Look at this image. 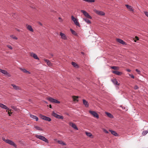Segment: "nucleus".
Listing matches in <instances>:
<instances>
[{"label":"nucleus","instance_id":"nucleus-54","mask_svg":"<svg viewBox=\"0 0 148 148\" xmlns=\"http://www.w3.org/2000/svg\"><path fill=\"white\" fill-rule=\"evenodd\" d=\"M58 18H59V19H61V18L60 17H59Z\"/></svg>","mask_w":148,"mask_h":148},{"label":"nucleus","instance_id":"nucleus-33","mask_svg":"<svg viewBox=\"0 0 148 148\" xmlns=\"http://www.w3.org/2000/svg\"><path fill=\"white\" fill-rule=\"evenodd\" d=\"M73 98L74 101H78V100L77 99L78 98V97L73 96Z\"/></svg>","mask_w":148,"mask_h":148},{"label":"nucleus","instance_id":"nucleus-11","mask_svg":"<svg viewBox=\"0 0 148 148\" xmlns=\"http://www.w3.org/2000/svg\"><path fill=\"white\" fill-rule=\"evenodd\" d=\"M60 35L61 36V38L62 39L64 40L67 39L66 36L64 34L61 32L60 33Z\"/></svg>","mask_w":148,"mask_h":148},{"label":"nucleus","instance_id":"nucleus-32","mask_svg":"<svg viewBox=\"0 0 148 148\" xmlns=\"http://www.w3.org/2000/svg\"><path fill=\"white\" fill-rule=\"evenodd\" d=\"M70 31H71V33L73 35H76L77 34L76 32L72 29H71Z\"/></svg>","mask_w":148,"mask_h":148},{"label":"nucleus","instance_id":"nucleus-17","mask_svg":"<svg viewBox=\"0 0 148 148\" xmlns=\"http://www.w3.org/2000/svg\"><path fill=\"white\" fill-rule=\"evenodd\" d=\"M112 72L114 73L115 74L117 75H120L122 74V73L121 72H119V71H112Z\"/></svg>","mask_w":148,"mask_h":148},{"label":"nucleus","instance_id":"nucleus-28","mask_svg":"<svg viewBox=\"0 0 148 148\" xmlns=\"http://www.w3.org/2000/svg\"><path fill=\"white\" fill-rule=\"evenodd\" d=\"M72 64L75 68H77L78 67L77 64L75 63L74 62H72Z\"/></svg>","mask_w":148,"mask_h":148},{"label":"nucleus","instance_id":"nucleus-1","mask_svg":"<svg viewBox=\"0 0 148 148\" xmlns=\"http://www.w3.org/2000/svg\"><path fill=\"white\" fill-rule=\"evenodd\" d=\"M2 139L3 141H5L7 143L9 144L10 145L13 146L15 148L16 147V145L14 143V142L12 141L9 139H5L4 138H2Z\"/></svg>","mask_w":148,"mask_h":148},{"label":"nucleus","instance_id":"nucleus-4","mask_svg":"<svg viewBox=\"0 0 148 148\" xmlns=\"http://www.w3.org/2000/svg\"><path fill=\"white\" fill-rule=\"evenodd\" d=\"M71 18L72 20L74 22V24L80 27V25L79 23L78 22L77 20L73 16H71Z\"/></svg>","mask_w":148,"mask_h":148},{"label":"nucleus","instance_id":"nucleus-26","mask_svg":"<svg viewBox=\"0 0 148 148\" xmlns=\"http://www.w3.org/2000/svg\"><path fill=\"white\" fill-rule=\"evenodd\" d=\"M125 6L127 8L129 9L130 10L132 11H134V10L132 8L131 6L130 5H128L126 4L125 5Z\"/></svg>","mask_w":148,"mask_h":148},{"label":"nucleus","instance_id":"nucleus-40","mask_svg":"<svg viewBox=\"0 0 148 148\" xmlns=\"http://www.w3.org/2000/svg\"><path fill=\"white\" fill-rule=\"evenodd\" d=\"M144 13L145 14V15L148 17V12H145Z\"/></svg>","mask_w":148,"mask_h":148},{"label":"nucleus","instance_id":"nucleus-30","mask_svg":"<svg viewBox=\"0 0 148 148\" xmlns=\"http://www.w3.org/2000/svg\"><path fill=\"white\" fill-rule=\"evenodd\" d=\"M34 127L37 130L42 131V129L39 126H36Z\"/></svg>","mask_w":148,"mask_h":148},{"label":"nucleus","instance_id":"nucleus-24","mask_svg":"<svg viewBox=\"0 0 148 148\" xmlns=\"http://www.w3.org/2000/svg\"><path fill=\"white\" fill-rule=\"evenodd\" d=\"M105 113L109 117L111 118H112L113 117V115L110 113L107 112H106Z\"/></svg>","mask_w":148,"mask_h":148},{"label":"nucleus","instance_id":"nucleus-49","mask_svg":"<svg viewBox=\"0 0 148 148\" xmlns=\"http://www.w3.org/2000/svg\"><path fill=\"white\" fill-rule=\"evenodd\" d=\"M11 107L12 108L14 109H15V108L14 107V106H12Z\"/></svg>","mask_w":148,"mask_h":148},{"label":"nucleus","instance_id":"nucleus-22","mask_svg":"<svg viewBox=\"0 0 148 148\" xmlns=\"http://www.w3.org/2000/svg\"><path fill=\"white\" fill-rule=\"evenodd\" d=\"M109 131L114 136H117L118 134L115 131L111 130H109Z\"/></svg>","mask_w":148,"mask_h":148},{"label":"nucleus","instance_id":"nucleus-10","mask_svg":"<svg viewBox=\"0 0 148 148\" xmlns=\"http://www.w3.org/2000/svg\"><path fill=\"white\" fill-rule=\"evenodd\" d=\"M69 125L76 130H78V129L76 125L74 123L72 122H69Z\"/></svg>","mask_w":148,"mask_h":148},{"label":"nucleus","instance_id":"nucleus-45","mask_svg":"<svg viewBox=\"0 0 148 148\" xmlns=\"http://www.w3.org/2000/svg\"><path fill=\"white\" fill-rule=\"evenodd\" d=\"M8 114H9V115H10V114H12V113L10 112H9V111H8Z\"/></svg>","mask_w":148,"mask_h":148},{"label":"nucleus","instance_id":"nucleus-27","mask_svg":"<svg viewBox=\"0 0 148 148\" xmlns=\"http://www.w3.org/2000/svg\"><path fill=\"white\" fill-rule=\"evenodd\" d=\"M83 20L88 24H90L91 23V21L87 18H83Z\"/></svg>","mask_w":148,"mask_h":148},{"label":"nucleus","instance_id":"nucleus-35","mask_svg":"<svg viewBox=\"0 0 148 148\" xmlns=\"http://www.w3.org/2000/svg\"><path fill=\"white\" fill-rule=\"evenodd\" d=\"M88 2L92 3L95 2V0H83Z\"/></svg>","mask_w":148,"mask_h":148},{"label":"nucleus","instance_id":"nucleus-34","mask_svg":"<svg viewBox=\"0 0 148 148\" xmlns=\"http://www.w3.org/2000/svg\"><path fill=\"white\" fill-rule=\"evenodd\" d=\"M86 134L87 136L90 137L92 136V134L90 132H86Z\"/></svg>","mask_w":148,"mask_h":148},{"label":"nucleus","instance_id":"nucleus-31","mask_svg":"<svg viewBox=\"0 0 148 148\" xmlns=\"http://www.w3.org/2000/svg\"><path fill=\"white\" fill-rule=\"evenodd\" d=\"M110 68L114 70H119V68L118 67L116 66H111L110 67Z\"/></svg>","mask_w":148,"mask_h":148},{"label":"nucleus","instance_id":"nucleus-14","mask_svg":"<svg viewBox=\"0 0 148 148\" xmlns=\"http://www.w3.org/2000/svg\"><path fill=\"white\" fill-rule=\"evenodd\" d=\"M83 103L86 107H89V104L87 101L85 99H83Z\"/></svg>","mask_w":148,"mask_h":148},{"label":"nucleus","instance_id":"nucleus-5","mask_svg":"<svg viewBox=\"0 0 148 148\" xmlns=\"http://www.w3.org/2000/svg\"><path fill=\"white\" fill-rule=\"evenodd\" d=\"M40 116L41 118L44 120L48 121H50L51 120V119L49 117L42 115L41 114H40Z\"/></svg>","mask_w":148,"mask_h":148},{"label":"nucleus","instance_id":"nucleus-43","mask_svg":"<svg viewBox=\"0 0 148 148\" xmlns=\"http://www.w3.org/2000/svg\"><path fill=\"white\" fill-rule=\"evenodd\" d=\"M135 38L137 40H139V38L137 36H136Z\"/></svg>","mask_w":148,"mask_h":148},{"label":"nucleus","instance_id":"nucleus-48","mask_svg":"<svg viewBox=\"0 0 148 148\" xmlns=\"http://www.w3.org/2000/svg\"><path fill=\"white\" fill-rule=\"evenodd\" d=\"M127 71L128 72H130L131 71V70L130 69H127Z\"/></svg>","mask_w":148,"mask_h":148},{"label":"nucleus","instance_id":"nucleus-39","mask_svg":"<svg viewBox=\"0 0 148 148\" xmlns=\"http://www.w3.org/2000/svg\"><path fill=\"white\" fill-rule=\"evenodd\" d=\"M103 131L104 132H105V133H107V134L108 133V132L105 129H104L103 130Z\"/></svg>","mask_w":148,"mask_h":148},{"label":"nucleus","instance_id":"nucleus-25","mask_svg":"<svg viewBox=\"0 0 148 148\" xmlns=\"http://www.w3.org/2000/svg\"><path fill=\"white\" fill-rule=\"evenodd\" d=\"M11 85L16 90H19L20 89L18 86H16L15 84H12Z\"/></svg>","mask_w":148,"mask_h":148},{"label":"nucleus","instance_id":"nucleus-9","mask_svg":"<svg viewBox=\"0 0 148 148\" xmlns=\"http://www.w3.org/2000/svg\"><path fill=\"white\" fill-rule=\"evenodd\" d=\"M52 115L58 119H64V117L63 116L59 115L55 113L54 112H53L52 113Z\"/></svg>","mask_w":148,"mask_h":148},{"label":"nucleus","instance_id":"nucleus-12","mask_svg":"<svg viewBox=\"0 0 148 148\" xmlns=\"http://www.w3.org/2000/svg\"><path fill=\"white\" fill-rule=\"evenodd\" d=\"M30 56H31L33 57L35 59L38 60H39V58L38 57L37 55L34 53H31L30 54Z\"/></svg>","mask_w":148,"mask_h":148},{"label":"nucleus","instance_id":"nucleus-44","mask_svg":"<svg viewBox=\"0 0 148 148\" xmlns=\"http://www.w3.org/2000/svg\"><path fill=\"white\" fill-rule=\"evenodd\" d=\"M131 78H134V76L132 75L131 76Z\"/></svg>","mask_w":148,"mask_h":148},{"label":"nucleus","instance_id":"nucleus-46","mask_svg":"<svg viewBox=\"0 0 148 148\" xmlns=\"http://www.w3.org/2000/svg\"><path fill=\"white\" fill-rule=\"evenodd\" d=\"M15 14H13V15H12V16H13L14 17V18H16V17H15Z\"/></svg>","mask_w":148,"mask_h":148},{"label":"nucleus","instance_id":"nucleus-41","mask_svg":"<svg viewBox=\"0 0 148 148\" xmlns=\"http://www.w3.org/2000/svg\"><path fill=\"white\" fill-rule=\"evenodd\" d=\"M8 47L11 49H12V48L11 46L10 45H8Z\"/></svg>","mask_w":148,"mask_h":148},{"label":"nucleus","instance_id":"nucleus-38","mask_svg":"<svg viewBox=\"0 0 148 148\" xmlns=\"http://www.w3.org/2000/svg\"><path fill=\"white\" fill-rule=\"evenodd\" d=\"M134 88L135 89L137 90L138 88V87L137 85H135L134 87Z\"/></svg>","mask_w":148,"mask_h":148},{"label":"nucleus","instance_id":"nucleus-42","mask_svg":"<svg viewBox=\"0 0 148 148\" xmlns=\"http://www.w3.org/2000/svg\"><path fill=\"white\" fill-rule=\"evenodd\" d=\"M136 71L138 73H139L140 72V71L139 70H138V69H136Z\"/></svg>","mask_w":148,"mask_h":148},{"label":"nucleus","instance_id":"nucleus-37","mask_svg":"<svg viewBox=\"0 0 148 148\" xmlns=\"http://www.w3.org/2000/svg\"><path fill=\"white\" fill-rule=\"evenodd\" d=\"M148 133V131L147 130H146L145 131H143L142 133V134L143 135H145L146 134H147Z\"/></svg>","mask_w":148,"mask_h":148},{"label":"nucleus","instance_id":"nucleus-18","mask_svg":"<svg viewBox=\"0 0 148 148\" xmlns=\"http://www.w3.org/2000/svg\"><path fill=\"white\" fill-rule=\"evenodd\" d=\"M30 117L32 118L33 119H35L36 120V121H38V117H37L36 116L33 115L31 114H30Z\"/></svg>","mask_w":148,"mask_h":148},{"label":"nucleus","instance_id":"nucleus-19","mask_svg":"<svg viewBox=\"0 0 148 148\" xmlns=\"http://www.w3.org/2000/svg\"><path fill=\"white\" fill-rule=\"evenodd\" d=\"M117 41L120 43L124 45L125 44V43L122 40L120 39H116Z\"/></svg>","mask_w":148,"mask_h":148},{"label":"nucleus","instance_id":"nucleus-8","mask_svg":"<svg viewBox=\"0 0 148 148\" xmlns=\"http://www.w3.org/2000/svg\"><path fill=\"white\" fill-rule=\"evenodd\" d=\"M0 72L1 73L5 75L8 77H9L11 76L10 74L8 73L7 71L0 69Z\"/></svg>","mask_w":148,"mask_h":148},{"label":"nucleus","instance_id":"nucleus-55","mask_svg":"<svg viewBox=\"0 0 148 148\" xmlns=\"http://www.w3.org/2000/svg\"><path fill=\"white\" fill-rule=\"evenodd\" d=\"M81 53L82 54H83V52H81Z\"/></svg>","mask_w":148,"mask_h":148},{"label":"nucleus","instance_id":"nucleus-2","mask_svg":"<svg viewBox=\"0 0 148 148\" xmlns=\"http://www.w3.org/2000/svg\"><path fill=\"white\" fill-rule=\"evenodd\" d=\"M35 137L36 138L42 140L46 143H48V140L45 137L41 135H36L35 136Z\"/></svg>","mask_w":148,"mask_h":148},{"label":"nucleus","instance_id":"nucleus-20","mask_svg":"<svg viewBox=\"0 0 148 148\" xmlns=\"http://www.w3.org/2000/svg\"><path fill=\"white\" fill-rule=\"evenodd\" d=\"M112 81L114 84L117 85H119V84L118 83L116 79H112Z\"/></svg>","mask_w":148,"mask_h":148},{"label":"nucleus","instance_id":"nucleus-53","mask_svg":"<svg viewBox=\"0 0 148 148\" xmlns=\"http://www.w3.org/2000/svg\"><path fill=\"white\" fill-rule=\"evenodd\" d=\"M134 41L135 42H136V40H134Z\"/></svg>","mask_w":148,"mask_h":148},{"label":"nucleus","instance_id":"nucleus-15","mask_svg":"<svg viewBox=\"0 0 148 148\" xmlns=\"http://www.w3.org/2000/svg\"><path fill=\"white\" fill-rule=\"evenodd\" d=\"M44 60L45 62L47 63V65L48 66H51L52 65V63L49 60L45 59H44Z\"/></svg>","mask_w":148,"mask_h":148},{"label":"nucleus","instance_id":"nucleus-6","mask_svg":"<svg viewBox=\"0 0 148 148\" xmlns=\"http://www.w3.org/2000/svg\"><path fill=\"white\" fill-rule=\"evenodd\" d=\"M81 11L86 18L90 19H92L91 16L86 12L83 10H81Z\"/></svg>","mask_w":148,"mask_h":148},{"label":"nucleus","instance_id":"nucleus-3","mask_svg":"<svg viewBox=\"0 0 148 148\" xmlns=\"http://www.w3.org/2000/svg\"><path fill=\"white\" fill-rule=\"evenodd\" d=\"M47 99L49 100L50 102L52 103H60V102L59 101L51 97L47 98Z\"/></svg>","mask_w":148,"mask_h":148},{"label":"nucleus","instance_id":"nucleus-47","mask_svg":"<svg viewBox=\"0 0 148 148\" xmlns=\"http://www.w3.org/2000/svg\"><path fill=\"white\" fill-rule=\"evenodd\" d=\"M38 23L41 26H42V24L40 22H38Z\"/></svg>","mask_w":148,"mask_h":148},{"label":"nucleus","instance_id":"nucleus-36","mask_svg":"<svg viewBox=\"0 0 148 148\" xmlns=\"http://www.w3.org/2000/svg\"><path fill=\"white\" fill-rule=\"evenodd\" d=\"M10 36L14 39L17 40L18 39L14 35H11Z\"/></svg>","mask_w":148,"mask_h":148},{"label":"nucleus","instance_id":"nucleus-50","mask_svg":"<svg viewBox=\"0 0 148 148\" xmlns=\"http://www.w3.org/2000/svg\"><path fill=\"white\" fill-rule=\"evenodd\" d=\"M49 108H52V107H51V105H49Z\"/></svg>","mask_w":148,"mask_h":148},{"label":"nucleus","instance_id":"nucleus-16","mask_svg":"<svg viewBox=\"0 0 148 148\" xmlns=\"http://www.w3.org/2000/svg\"><path fill=\"white\" fill-rule=\"evenodd\" d=\"M95 12L99 15L103 16L105 15L104 13L101 11L96 10Z\"/></svg>","mask_w":148,"mask_h":148},{"label":"nucleus","instance_id":"nucleus-29","mask_svg":"<svg viewBox=\"0 0 148 148\" xmlns=\"http://www.w3.org/2000/svg\"><path fill=\"white\" fill-rule=\"evenodd\" d=\"M58 143L61 145H66V144L64 142L61 141V140H58Z\"/></svg>","mask_w":148,"mask_h":148},{"label":"nucleus","instance_id":"nucleus-7","mask_svg":"<svg viewBox=\"0 0 148 148\" xmlns=\"http://www.w3.org/2000/svg\"><path fill=\"white\" fill-rule=\"evenodd\" d=\"M89 112L94 117L96 118L97 119L99 118L98 114L96 112L91 110L89 111Z\"/></svg>","mask_w":148,"mask_h":148},{"label":"nucleus","instance_id":"nucleus-13","mask_svg":"<svg viewBox=\"0 0 148 148\" xmlns=\"http://www.w3.org/2000/svg\"><path fill=\"white\" fill-rule=\"evenodd\" d=\"M0 107L2 108L5 109V110H9V108L5 105L1 103H0Z\"/></svg>","mask_w":148,"mask_h":148},{"label":"nucleus","instance_id":"nucleus-51","mask_svg":"<svg viewBox=\"0 0 148 148\" xmlns=\"http://www.w3.org/2000/svg\"><path fill=\"white\" fill-rule=\"evenodd\" d=\"M51 55L52 56H53V55L52 54H51Z\"/></svg>","mask_w":148,"mask_h":148},{"label":"nucleus","instance_id":"nucleus-23","mask_svg":"<svg viewBox=\"0 0 148 148\" xmlns=\"http://www.w3.org/2000/svg\"><path fill=\"white\" fill-rule=\"evenodd\" d=\"M27 28L28 30L31 32H33L34 31L33 29L32 28V26L30 25H27Z\"/></svg>","mask_w":148,"mask_h":148},{"label":"nucleus","instance_id":"nucleus-52","mask_svg":"<svg viewBox=\"0 0 148 148\" xmlns=\"http://www.w3.org/2000/svg\"><path fill=\"white\" fill-rule=\"evenodd\" d=\"M45 103H46V104H47V102H46V101H45Z\"/></svg>","mask_w":148,"mask_h":148},{"label":"nucleus","instance_id":"nucleus-21","mask_svg":"<svg viewBox=\"0 0 148 148\" xmlns=\"http://www.w3.org/2000/svg\"><path fill=\"white\" fill-rule=\"evenodd\" d=\"M19 69L25 73H27L29 74H30V73L29 71L26 70L25 69L22 68H19Z\"/></svg>","mask_w":148,"mask_h":148}]
</instances>
